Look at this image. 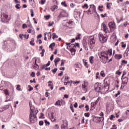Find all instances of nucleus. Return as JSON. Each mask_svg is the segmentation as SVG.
Returning <instances> with one entry per match:
<instances>
[{"mask_svg":"<svg viewBox=\"0 0 129 129\" xmlns=\"http://www.w3.org/2000/svg\"><path fill=\"white\" fill-rule=\"evenodd\" d=\"M29 119L31 123H35L37 120V115L34 114L33 110L30 111Z\"/></svg>","mask_w":129,"mask_h":129,"instance_id":"obj_1","label":"nucleus"},{"mask_svg":"<svg viewBox=\"0 0 129 129\" xmlns=\"http://www.w3.org/2000/svg\"><path fill=\"white\" fill-rule=\"evenodd\" d=\"M89 46L90 49H93L94 46L95 45V40L94 37H91L88 40Z\"/></svg>","mask_w":129,"mask_h":129,"instance_id":"obj_2","label":"nucleus"},{"mask_svg":"<svg viewBox=\"0 0 129 129\" xmlns=\"http://www.w3.org/2000/svg\"><path fill=\"white\" fill-rule=\"evenodd\" d=\"M99 39L100 41V43L101 44H103V43H105L106 41H107V37L106 36H104L102 33L99 34Z\"/></svg>","mask_w":129,"mask_h":129,"instance_id":"obj_3","label":"nucleus"},{"mask_svg":"<svg viewBox=\"0 0 129 129\" xmlns=\"http://www.w3.org/2000/svg\"><path fill=\"white\" fill-rule=\"evenodd\" d=\"M94 90L96 92H100L102 90V87L101 86V84L98 83H96L94 85Z\"/></svg>","mask_w":129,"mask_h":129,"instance_id":"obj_4","label":"nucleus"},{"mask_svg":"<svg viewBox=\"0 0 129 129\" xmlns=\"http://www.w3.org/2000/svg\"><path fill=\"white\" fill-rule=\"evenodd\" d=\"M8 18H9V15L7 14H3L1 16V19L2 20V23H7L10 21V20L8 19Z\"/></svg>","mask_w":129,"mask_h":129,"instance_id":"obj_5","label":"nucleus"},{"mask_svg":"<svg viewBox=\"0 0 129 129\" xmlns=\"http://www.w3.org/2000/svg\"><path fill=\"white\" fill-rule=\"evenodd\" d=\"M65 27H69V28H72L73 25V21H64V22Z\"/></svg>","mask_w":129,"mask_h":129,"instance_id":"obj_6","label":"nucleus"},{"mask_svg":"<svg viewBox=\"0 0 129 129\" xmlns=\"http://www.w3.org/2000/svg\"><path fill=\"white\" fill-rule=\"evenodd\" d=\"M87 86H88V82L84 81V84L82 85V87L85 92H87Z\"/></svg>","mask_w":129,"mask_h":129,"instance_id":"obj_7","label":"nucleus"},{"mask_svg":"<svg viewBox=\"0 0 129 129\" xmlns=\"http://www.w3.org/2000/svg\"><path fill=\"white\" fill-rule=\"evenodd\" d=\"M108 26L111 30V31H114L116 29V26L113 22H109L108 23Z\"/></svg>","mask_w":129,"mask_h":129,"instance_id":"obj_8","label":"nucleus"},{"mask_svg":"<svg viewBox=\"0 0 129 129\" xmlns=\"http://www.w3.org/2000/svg\"><path fill=\"white\" fill-rule=\"evenodd\" d=\"M61 129H68V121H63V124L61 125Z\"/></svg>","mask_w":129,"mask_h":129,"instance_id":"obj_9","label":"nucleus"},{"mask_svg":"<svg viewBox=\"0 0 129 129\" xmlns=\"http://www.w3.org/2000/svg\"><path fill=\"white\" fill-rule=\"evenodd\" d=\"M107 60H108V56H102L101 62L103 63V64H106Z\"/></svg>","mask_w":129,"mask_h":129,"instance_id":"obj_10","label":"nucleus"},{"mask_svg":"<svg viewBox=\"0 0 129 129\" xmlns=\"http://www.w3.org/2000/svg\"><path fill=\"white\" fill-rule=\"evenodd\" d=\"M76 47H79V43H75V44H72L69 45V48L70 49H75Z\"/></svg>","mask_w":129,"mask_h":129,"instance_id":"obj_11","label":"nucleus"},{"mask_svg":"<svg viewBox=\"0 0 129 129\" xmlns=\"http://www.w3.org/2000/svg\"><path fill=\"white\" fill-rule=\"evenodd\" d=\"M122 83L124 84H127V81L128 80V78L127 77H125L124 78H121Z\"/></svg>","mask_w":129,"mask_h":129,"instance_id":"obj_12","label":"nucleus"},{"mask_svg":"<svg viewBox=\"0 0 129 129\" xmlns=\"http://www.w3.org/2000/svg\"><path fill=\"white\" fill-rule=\"evenodd\" d=\"M83 46L85 48V50H86V51L88 50V48L87 47V42H86V41L85 40L83 41Z\"/></svg>","mask_w":129,"mask_h":129,"instance_id":"obj_13","label":"nucleus"},{"mask_svg":"<svg viewBox=\"0 0 129 129\" xmlns=\"http://www.w3.org/2000/svg\"><path fill=\"white\" fill-rule=\"evenodd\" d=\"M90 9H92L93 12H94L96 15H97V12H96V7L94 6V5H90Z\"/></svg>","mask_w":129,"mask_h":129,"instance_id":"obj_14","label":"nucleus"},{"mask_svg":"<svg viewBox=\"0 0 129 129\" xmlns=\"http://www.w3.org/2000/svg\"><path fill=\"white\" fill-rule=\"evenodd\" d=\"M102 26H103V28L105 33H107L108 32V30H107V28H106V25L104 24V23H102Z\"/></svg>","mask_w":129,"mask_h":129,"instance_id":"obj_15","label":"nucleus"},{"mask_svg":"<svg viewBox=\"0 0 129 129\" xmlns=\"http://www.w3.org/2000/svg\"><path fill=\"white\" fill-rule=\"evenodd\" d=\"M3 49H4V50H7L8 48V44H7V42H3Z\"/></svg>","mask_w":129,"mask_h":129,"instance_id":"obj_16","label":"nucleus"},{"mask_svg":"<svg viewBox=\"0 0 129 129\" xmlns=\"http://www.w3.org/2000/svg\"><path fill=\"white\" fill-rule=\"evenodd\" d=\"M74 66L76 67V68H81V67H82V66H81V64H80L79 62L76 63Z\"/></svg>","mask_w":129,"mask_h":129,"instance_id":"obj_17","label":"nucleus"},{"mask_svg":"<svg viewBox=\"0 0 129 129\" xmlns=\"http://www.w3.org/2000/svg\"><path fill=\"white\" fill-rule=\"evenodd\" d=\"M70 51L71 52L72 55H75V52H76V48L70 49Z\"/></svg>","mask_w":129,"mask_h":129,"instance_id":"obj_18","label":"nucleus"},{"mask_svg":"<svg viewBox=\"0 0 129 129\" xmlns=\"http://www.w3.org/2000/svg\"><path fill=\"white\" fill-rule=\"evenodd\" d=\"M94 57H93V56H90L89 57V61H90V62L91 63V64H93V63L94 62Z\"/></svg>","mask_w":129,"mask_h":129,"instance_id":"obj_19","label":"nucleus"},{"mask_svg":"<svg viewBox=\"0 0 129 129\" xmlns=\"http://www.w3.org/2000/svg\"><path fill=\"white\" fill-rule=\"evenodd\" d=\"M39 64L36 63L34 64L33 66V69H35V70H38L39 69Z\"/></svg>","mask_w":129,"mask_h":129,"instance_id":"obj_20","label":"nucleus"},{"mask_svg":"<svg viewBox=\"0 0 129 129\" xmlns=\"http://www.w3.org/2000/svg\"><path fill=\"white\" fill-rule=\"evenodd\" d=\"M58 35H56V33H52V39L54 40V39H57Z\"/></svg>","mask_w":129,"mask_h":129,"instance_id":"obj_21","label":"nucleus"},{"mask_svg":"<svg viewBox=\"0 0 129 129\" xmlns=\"http://www.w3.org/2000/svg\"><path fill=\"white\" fill-rule=\"evenodd\" d=\"M104 55H107V53H106V52H105V51H101V56H102V57H106Z\"/></svg>","mask_w":129,"mask_h":129,"instance_id":"obj_22","label":"nucleus"},{"mask_svg":"<svg viewBox=\"0 0 129 129\" xmlns=\"http://www.w3.org/2000/svg\"><path fill=\"white\" fill-rule=\"evenodd\" d=\"M60 102H61V101L60 100H58L55 102V105H58V106H61V104H60Z\"/></svg>","mask_w":129,"mask_h":129,"instance_id":"obj_23","label":"nucleus"},{"mask_svg":"<svg viewBox=\"0 0 129 129\" xmlns=\"http://www.w3.org/2000/svg\"><path fill=\"white\" fill-rule=\"evenodd\" d=\"M60 60H61V59H60V58L56 57L54 59V63H58V62H59L60 61Z\"/></svg>","mask_w":129,"mask_h":129,"instance_id":"obj_24","label":"nucleus"},{"mask_svg":"<svg viewBox=\"0 0 129 129\" xmlns=\"http://www.w3.org/2000/svg\"><path fill=\"white\" fill-rule=\"evenodd\" d=\"M50 116L51 117V119H53V121H56V118H54V113H51Z\"/></svg>","mask_w":129,"mask_h":129,"instance_id":"obj_25","label":"nucleus"},{"mask_svg":"<svg viewBox=\"0 0 129 129\" xmlns=\"http://www.w3.org/2000/svg\"><path fill=\"white\" fill-rule=\"evenodd\" d=\"M16 89L18 90V91H22V89L21 88V86L20 85L17 86Z\"/></svg>","mask_w":129,"mask_h":129,"instance_id":"obj_26","label":"nucleus"},{"mask_svg":"<svg viewBox=\"0 0 129 129\" xmlns=\"http://www.w3.org/2000/svg\"><path fill=\"white\" fill-rule=\"evenodd\" d=\"M125 85H126V84H124V83L122 82L120 89H123V88H124V87L125 86Z\"/></svg>","mask_w":129,"mask_h":129,"instance_id":"obj_27","label":"nucleus"},{"mask_svg":"<svg viewBox=\"0 0 129 129\" xmlns=\"http://www.w3.org/2000/svg\"><path fill=\"white\" fill-rule=\"evenodd\" d=\"M15 8L16 9H17L18 10H20V9H21V8H22V7H21V5L20 4H17L15 6Z\"/></svg>","mask_w":129,"mask_h":129,"instance_id":"obj_28","label":"nucleus"},{"mask_svg":"<svg viewBox=\"0 0 129 129\" xmlns=\"http://www.w3.org/2000/svg\"><path fill=\"white\" fill-rule=\"evenodd\" d=\"M100 75L102 76V77H105V74H104V72L103 71H101Z\"/></svg>","mask_w":129,"mask_h":129,"instance_id":"obj_29","label":"nucleus"},{"mask_svg":"<svg viewBox=\"0 0 129 129\" xmlns=\"http://www.w3.org/2000/svg\"><path fill=\"white\" fill-rule=\"evenodd\" d=\"M108 54H109V55L110 56H111V55H112V49H110V50H108Z\"/></svg>","mask_w":129,"mask_h":129,"instance_id":"obj_30","label":"nucleus"},{"mask_svg":"<svg viewBox=\"0 0 129 129\" xmlns=\"http://www.w3.org/2000/svg\"><path fill=\"white\" fill-rule=\"evenodd\" d=\"M81 36V34H79L76 37V40H80V37Z\"/></svg>","mask_w":129,"mask_h":129,"instance_id":"obj_31","label":"nucleus"},{"mask_svg":"<svg viewBox=\"0 0 129 129\" xmlns=\"http://www.w3.org/2000/svg\"><path fill=\"white\" fill-rule=\"evenodd\" d=\"M57 68H54L53 70H51V72H52V73H53V74H55V73H56V72H57Z\"/></svg>","mask_w":129,"mask_h":129,"instance_id":"obj_32","label":"nucleus"},{"mask_svg":"<svg viewBox=\"0 0 129 129\" xmlns=\"http://www.w3.org/2000/svg\"><path fill=\"white\" fill-rule=\"evenodd\" d=\"M61 6H63L66 8L67 7V4H66V2H61Z\"/></svg>","mask_w":129,"mask_h":129,"instance_id":"obj_33","label":"nucleus"},{"mask_svg":"<svg viewBox=\"0 0 129 129\" xmlns=\"http://www.w3.org/2000/svg\"><path fill=\"white\" fill-rule=\"evenodd\" d=\"M84 115L86 117H89V116H90V113L89 112L85 113Z\"/></svg>","mask_w":129,"mask_h":129,"instance_id":"obj_34","label":"nucleus"},{"mask_svg":"<svg viewBox=\"0 0 129 129\" xmlns=\"http://www.w3.org/2000/svg\"><path fill=\"white\" fill-rule=\"evenodd\" d=\"M4 92L6 95H10V93H9V90L6 89L5 90Z\"/></svg>","mask_w":129,"mask_h":129,"instance_id":"obj_35","label":"nucleus"},{"mask_svg":"<svg viewBox=\"0 0 129 129\" xmlns=\"http://www.w3.org/2000/svg\"><path fill=\"white\" fill-rule=\"evenodd\" d=\"M51 38H52V35L51 34V32H49L48 34V39H49V40H50Z\"/></svg>","mask_w":129,"mask_h":129,"instance_id":"obj_36","label":"nucleus"},{"mask_svg":"<svg viewBox=\"0 0 129 129\" xmlns=\"http://www.w3.org/2000/svg\"><path fill=\"white\" fill-rule=\"evenodd\" d=\"M55 47V43L53 42L52 43L50 44L49 45V48H51V49H53V47Z\"/></svg>","mask_w":129,"mask_h":129,"instance_id":"obj_37","label":"nucleus"},{"mask_svg":"<svg viewBox=\"0 0 129 129\" xmlns=\"http://www.w3.org/2000/svg\"><path fill=\"white\" fill-rule=\"evenodd\" d=\"M64 77H65V78H64V81H67V80L70 79V78L69 77H67V74H66V75H64Z\"/></svg>","mask_w":129,"mask_h":129,"instance_id":"obj_38","label":"nucleus"},{"mask_svg":"<svg viewBox=\"0 0 129 129\" xmlns=\"http://www.w3.org/2000/svg\"><path fill=\"white\" fill-rule=\"evenodd\" d=\"M44 123H45V125H50V122L48 121L47 120H44Z\"/></svg>","mask_w":129,"mask_h":129,"instance_id":"obj_39","label":"nucleus"},{"mask_svg":"<svg viewBox=\"0 0 129 129\" xmlns=\"http://www.w3.org/2000/svg\"><path fill=\"white\" fill-rule=\"evenodd\" d=\"M70 107L72 112H74V109H73V105H72V104H71L70 105Z\"/></svg>","mask_w":129,"mask_h":129,"instance_id":"obj_40","label":"nucleus"},{"mask_svg":"<svg viewBox=\"0 0 129 129\" xmlns=\"http://www.w3.org/2000/svg\"><path fill=\"white\" fill-rule=\"evenodd\" d=\"M85 108H86V111H88V110H89V106H88V105H86L85 106Z\"/></svg>","mask_w":129,"mask_h":129,"instance_id":"obj_41","label":"nucleus"},{"mask_svg":"<svg viewBox=\"0 0 129 129\" xmlns=\"http://www.w3.org/2000/svg\"><path fill=\"white\" fill-rule=\"evenodd\" d=\"M82 8L84 9L85 8H86V9H88V5L87 4H85L84 6H82Z\"/></svg>","mask_w":129,"mask_h":129,"instance_id":"obj_42","label":"nucleus"},{"mask_svg":"<svg viewBox=\"0 0 129 129\" xmlns=\"http://www.w3.org/2000/svg\"><path fill=\"white\" fill-rule=\"evenodd\" d=\"M30 12L31 13V16L34 17V10L33 9H31Z\"/></svg>","mask_w":129,"mask_h":129,"instance_id":"obj_43","label":"nucleus"},{"mask_svg":"<svg viewBox=\"0 0 129 129\" xmlns=\"http://www.w3.org/2000/svg\"><path fill=\"white\" fill-rule=\"evenodd\" d=\"M28 87L29 88L28 91H32V90H33V87H31V85H29Z\"/></svg>","mask_w":129,"mask_h":129,"instance_id":"obj_44","label":"nucleus"},{"mask_svg":"<svg viewBox=\"0 0 129 129\" xmlns=\"http://www.w3.org/2000/svg\"><path fill=\"white\" fill-rule=\"evenodd\" d=\"M39 125H43V124H44V121H43V120H41L39 122Z\"/></svg>","mask_w":129,"mask_h":129,"instance_id":"obj_45","label":"nucleus"},{"mask_svg":"<svg viewBox=\"0 0 129 129\" xmlns=\"http://www.w3.org/2000/svg\"><path fill=\"white\" fill-rule=\"evenodd\" d=\"M33 113L34 114H36L37 115V113H38V112H39V111L38 110H35L34 111H33Z\"/></svg>","mask_w":129,"mask_h":129,"instance_id":"obj_46","label":"nucleus"},{"mask_svg":"<svg viewBox=\"0 0 129 129\" xmlns=\"http://www.w3.org/2000/svg\"><path fill=\"white\" fill-rule=\"evenodd\" d=\"M95 19H96V20H99V15H98V14H97V16H95Z\"/></svg>","mask_w":129,"mask_h":129,"instance_id":"obj_47","label":"nucleus"},{"mask_svg":"<svg viewBox=\"0 0 129 129\" xmlns=\"http://www.w3.org/2000/svg\"><path fill=\"white\" fill-rule=\"evenodd\" d=\"M53 59H54V54H52L50 57V61H53Z\"/></svg>","mask_w":129,"mask_h":129,"instance_id":"obj_48","label":"nucleus"},{"mask_svg":"<svg viewBox=\"0 0 129 129\" xmlns=\"http://www.w3.org/2000/svg\"><path fill=\"white\" fill-rule=\"evenodd\" d=\"M98 10L99 11H100V12H103V9H101V6H99L98 7Z\"/></svg>","mask_w":129,"mask_h":129,"instance_id":"obj_49","label":"nucleus"},{"mask_svg":"<svg viewBox=\"0 0 129 129\" xmlns=\"http://www.w3.org/2000/svg\"><path fill=\"white\" fill-rule=\"evenodd\" d=\"M120 94V92L119 91H117V93L115 94V97H117L118 95Z\"/></svg>","mask_w":129,"mask_h":129,"instance_id":"obj_50","label":"nucleus"},{"mask_svg":"<svg viewBox=\"0 0 129 129\" xmlns=\"http://www.w3.org/2000/svg\"><path fill=\"white\" fill-rule=\"evenodd\" d=\"M23 29H25V28H28V26H27L25 24H23L22 25Z\"/></svg>","mask_w":129,"mask_h":129,"instance_id":"obj_51","label":"nucleus"},{"mask_svg":"<svg viewBox=\"0 0 129 129\" xmlns=\"http://www.w3.org/2000/svg\"><path fill=\"white\" fill-rule=\"evenodd\" d=\"M115 117V116H114L113 115H111L110 117V119L111 120H112V119H113V118H114Z\"/></svg>","mask_w":129,"mask_h":129,"instance_id":"obj_52","label":"nucleus"},{"mask_svg":"<svg viewBox=\"0 0 129 129\" xmlns=\"http://www.w3.org/2000/svg\"><path fill=\"white\" fill-rule=\"evenodd\" d=\"M30 83H36V81H35V79H33V80H30Z\"/></svg>","mask_w":129,"mask_h":129,"instance_id":"obj_53","label":"nucleus"},{"mask_svg":"<svg viewBox=\"0 0 129 129\" xmlns=\"http://www.w3.org/2000/svg\"><path fill=\"white\" fill-rule=\"evenodd\" d=\"M45 2H46L45 0H41L40 3L41 4V5H44V4H45Z\"/></svg>","mask_w":129,"mask_h":129,"instance_id":"obj_54","label":"nucleus"},{"mask_svg":"<svg viewBox=\"0 0 129 129\" xmlns=\"http://www.w3.org/2000/svg\"><path fill=\"white\" fill-rule=\"evenodd\" d=\"M109 6H110L109 3H107L106 7H107V8L108 9V10H110V7Z\"/></svg>","mask_w":129,"mask_h":129,"instance_id":"obj_55","label":"nucleus"},{"mask_svg":"<svg viewBox=\"0 0 129 129\" xmlns=\"http://www.w3.org/2000/svg\"><path fill=\"white\" fill-rule=\"evenodd\" d=\"M53 25H54V22H52L51 23L49 22L48 27H51V26H53Z\"/></svg>","mask_w":129,"mask_h":129,"instance_id":"obj_56","label":"nucleus"},{"mask_svg":"<svg viewBox=\"0 0 129 129\" xmlns=\"http://www.w3.org/2000/svg\"><path fill=\"white\" fill-rule=\"evenodd\" d=\"M31 76L32 77H35V72H32V73H31Z\"/></svg>","mask_w":129,"mask_h":129,"instance_id":"obj_57","label":"nucleus"},{"mask_svg":"<svg viewBox=\"0 0 129 129\" xmlns=\"http://www.w3.org/2000/svg\"><path fill=\"white\" fill-rule=\"evenodd\" d=\"M78 106V105L77 104V102H76L74 104V107H75V108H77V107Z\"/></svg>","mask_w":129,"mask_h":129,"instance_id":"obj_58","label":"nucleus"},{"mask_svg":"<svg viewBox=\"0 0 129 129\" xmlns=\"http://www.w3.org/2000/svg\"><path fill=\"white\" fill-rule=\"evenodd\" d=\"M62 75H63V71H61V72L58 74V76H62Z\"/></svg>","mask_w":129,"mask_h":129,"instance_id":"obj_59","label":"nucleus"},{"mask_svg":"<svg viewBox=\"0 0 129 129\" xmlns=\"http://www.w3.org/2000/svg\"><path fill=\"white\" fill-rule=\"evenodd\" d=\"M50 64H51V62L49 61L47 64H46V67H48V66H50Z\"/></svg>","mask_w":129,"mask_h":129,"instance_id":"obj_60","label":"nucleus"},{"mask_svg":"<svg viewBox=\"0 0 129 129\" xmlns=\"http://www.w3.org/2000/svg\"><path fill=\"white\" fill-rule=\"evenodd\" d=\"M45 18L46 20H48V19H50V15L45 16Z\"/></svg>","mask_w":129,"mask_h":129,"instance_id":"obj_61","label":"nucleus"},{"mask_svg":"<svg viewBox=\"0 0 129 129\" xmlns=\"http://www.w3.org/2000/svg\"><path fill=\"white\" fill-rule=\"evenodd\" d=\"M29 44L31 45L32 46H35V43H33L32 41H30Z\"/></svg>","mask_w":129,"mask_h":129,"instance_id":"obj_62","label":"nucleus"},{"mask_svg":"<svg viewBox=\"0 0 129 129\" xmlns=\"http://www.w3.org/2000/svg\"><path fill=\"white\" fill-rule=\"evenodd\" d=\"M116 74H117V75H120V74H121V72L118 71L116 72Z\"/></svg>","mask_w":129,"mask_h":129,"instance_id":"obj_63","label":"nucleus"},{"mask_svg":"<svg viewBox=\"0 0 129 129\" xmlns=\"http://www.w3.org/2000/svg\"><path fill=\"white\" fill-rule=\"evenodd\" d=\"M40 38H42V34H39L37 36V39H40Z\"/></svg>","mask_w":129,"mask_h":129,"instance_id":"obj_64","label":"nucleus"}]
</instances>
